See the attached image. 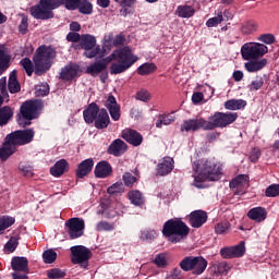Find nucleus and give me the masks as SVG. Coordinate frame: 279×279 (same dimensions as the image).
Wrapping results in <instances>:
<instances>
[{
    "instance_id": "obj_30",
    "label": "nucleus",
    "mask_w": 279,
    "mask_h": 279,
    "mask_svg": "<svg viewBox=\"0 0 279 279\" xmlns=\"http://www.w3.org/2000/svg\"><path fill=\"white\" fill-rule=\"evenodd\" d=\"M206 267H208V260L202 256H196L194 257L192 274H194V276H202V274L206 271Z\"/></svg>"
},
{
    "instance_id": "obj_38",
    "label": "nucleus",
    "mask_w": 279,
    "mask_h": 279,
    "mask_svg": "<svg viewBox=\"0 0 279 279\" xmlns=\"http://www.w3.org/2000/svg\"><path fill=\"white\" fill-rule=\"evenodd\" d=\"M254 32H258V24L254 21L244 22L241 26V33L243 36H250V34H254Z\"/></svg>"
},
{
    "instance_id": "obj_58",
    "label": "nucleus",
    "mask_w": 279,
    "mask_h": 279,
    "mask_svg": "<svg viewBox=\"0 0 279 279\" xmlns=\"http://www.w3.org/2000/svg\"><path fill=\"white\" fill-rule=\"evenodd\" d=\"M157 233L156 230H143L141 232L140 239H142V241H151L153 239H156Z\"/></svg>"
},
{
    "instance_id": "obj_17",
    "label": "nucleus",
    "mask_w": 279,
    "mask_h": 279,
    "mask_svg": "<svg viewBox=\"0 0 279 279\" xmlns=\"http://www.w3.org/2000/svg\"><path fill=\"white\" fill-rule=\"evenodd\" d=\"M190 226L192 228H202L208 221V214L204 210H194L189 216Z\"/></svg>"
},
{
    "instance_id": "obj_51",
    "label": "nucleus",
    "mask_w": 279,
    "mask_h": 279,
    "mask_svg": "<svg viewBox=\"0 0 279 279\" xmlns=\"http://www.w3.org/2000/svg\"><path fill=\"white\" fill-rule=\"evenodd\" d=\"M214 274H228L230 266H228L227 262H218L213 266Z\"/></svg>"
},
{
    "instance_id": "obj_62",
    "label": "nucleus",
    "mask_w": 279,
    "mask_h": 279,
    "mask_svg": "<svg viewBox=\"0 0 279 279\" xmlns=\"http://www.w3.org/2000/svg\"><path fill=\"white\" fill-rule=\"evenodd\" d=\"M157 267H165L167 265V255L163 253L158 254L154 259Z\"/></svg>"
},
{
    "instance_id": "obj_10",
    "label": "nucleus",
    "mask_w": 279,
    "mask_h": 279,
    "mask_svg": "<svg viewBox=\"0 0 279 279\" xmlns=\"http://www.w3.org/2000/svg\"><path fill=\"white\" fill-rule=\"evenodd\" d=\"M199 130L208 131V120L204 118L189 119L181 124V132H199Z\"/></svg>"
},
{
    "instance_id": "obj_32",
    "label": "nucleus",
    "mask_w": 279,
    "mask_h": 279,
    "mask_svg": "<svg viewBox=\"0 0 279 279\" xmlns=\"http://www.w3.org/2000/svg\"><path fill=\"white\" fill-rule=\"evenodd\" d=\"M175 14L180 19H191L195 16V8L193 5L184 4L177 8Z\"/></svg>"
},
{
    "instance_id": "obj_57",
    "label": "nucleus",
    "mask_w": 279,
    "mask_h": 279,
    "mask_svg": "<svg viewBox=\"0 0 279 279\" xmlns=\"http://www.w3.org/2000/svg\"><path fill=\"white\" fill-rule=\"evenodd\" d=\"M264 84H265V81L260 76H256V78L252 81L251 84L248 85V89L251 92L260 90Z\"/></svg>"
},
{
    "instance_id": "obj_20",
    "label": "nucleus",
    "mask_w": 279,
    "mask_h": 279,
    "mask_svg": "<svg viewBox=\"0 0 279 279\" xmlns=\"http://www.w3.org/2000/svg\"><path fill=\"white\" fill-rule=\"evenodd\" d=\"M77 73H80V65L70 63L62 68L60 80H63L64 82H71V80H75V77H77Z\"/></svg>"
},
{
    "instance_id": "obj_27",
    "label": "nucleus",
    "mask_w": 279,
    "mask_h": 279,
    "mask_svg": "<svg viewBox=\"0 0 279 279\" xmlns=\"http://www.w3.org/2000/svg\"><path fill=\"white\" fill-rule=\"evenodd\" d=\"M174 162L175 161H173V158L165 157L162 162L158 163L157 166L158 175H169V173L173 171Z\"/></svg>"
},
{
    "instance_id": "obj_46",
    "label": "nucleus",
    "mask_w": 279,
    "mask_h": 279,
    "mask_svg": "<svg viewBox=\"0 0 279 279\" xmlns=\"http://www.w3.org/2000/svg\"><path fill=\"white\" fill-rule=\"evenodd\" d=\"M156 69L155 63H144L137 69V73L138 75H150V73H154Z\"/></svg>"
},
{
    "instance_id": "obj_54",
    "label": "nucleus",
    "mask_w": 279,
    "mask_h": 279,
    "mask_svg": "<svg viewBox=\"0 0 279 279\" xmlns=\"http://www.w3.org/2000/svg\"><path fill=\"white\" fill-rule=\"evenodd\" d=\"M122 180L124 182V184L126 186H129L130 189H132V186H134V184H136V182H138V178L137 177H134L132 173L130 172H125L123 175H122Z\"/></svg>"
},
{
    "instance_id": "obj_63",
    "label": "nucleus",
    "mask_w": 279,
    "mask_h": 279,
    "mask_svg": "<svg viewBox=\"0 0 279 279\" xmlns=\"http://www.w3.org/2000/svg\"><path fill=\"white\" fill-rule=\"evenodd\" d=\"M136 99L138 101H149V99H151V96L149 95V92L142 89L136 93Z\"/></svg>"
},
{
    "instance_id": "obj_9",
    "label": "nucleus",
    "mask_w": 279,
    "mask_h": 279,
    "mask_svg": "<svg viewBox=\"0 0 279 279\" xmlns=\"http://www.w3.org/2000/svg\"><path fill=\"white\" fill-rule=\"evenodd\" d=\"M81 47L85 50L86 58H95L99 54L100 48L97 46V39L93 35H83L81 38Z\"/></svg>"
},
{
    "instance_id": "obj_37",
    "label": "nucleus",
    "mask_w": 279,
    "mask_h": 279,
    "mask_svg": "<svg viewBox=\"0 0 279 279\" xmlns=\"http://www.w3.org/2000/svg\"><path fill=\"white\" fill-rule=\"evenodd\" d=\"M247 106V101L243 99H231L225 102L226 110H243Z\"/></svg>"
},
{
    "instance_id": "obj_19",
    "label": "nucleus",
    "mask_w": 279,
    "mask_h": 279,
    "mask_svg": "<svg viewBox=\"0 0 279 279\" xmlns=\"http://www.w3.org/2000/svg\"><path fill=\"white\" fill-rule=\"evenodd\" d=\"M16 151L17 146L13 144L7 135L4 138V143L0 147V160H2V162H5V160H8L10 156H13V154H16Z\"/></svg>"
},
{
    "instance_id": "obj_29",
    "label": "nucleus",
    "mask_w": 279,
    "mask_h": 279,
    "mask_svg": "<svg viewBox=\"0 0 279 279\" xmlns=\"http://www.w3.org/2000/svg\"><path fill=\"white\" fill-rule=\"evenodd\" d=\"M248 219L252 221H256V223H260V221H265L267 219V210L263 207H254L247 213Z\"/></svg>"
},
{
    "instance_id": "obj_48",
    "label": "nucleus",
    "mask_w": 279,
    "mask_h": 279,
    "mask_svg": "<svg viewBox=\"0 0 279 279\" xmlns=\"http://www.w3.org/2000/svg\"><path fill=\"white\" fill-rule=\"evenodd\" d=\"M231 228H232V225H230L229 221L218 222L215 226V232L216 234H227L228 232H230Z\"/></svg>"
},
{
    "instance_id": "obj_50",
    "label": "nucleus",
    "mask_w": 279,
    "mask_h": 279,
    "mask_svg": "<svg viewBox=\"0 0 279 279\" xmlns=\"http://www.w3.org/2000/svg\"><path fill=\"white\" fill-rule=\"evenodd\" d=\"M221 23H223V12L219 11L217 13V16L210 17L209 20H207L206 26L207 27H217L218 25H221Z\"/></svg>"
},
{
    "instance_id": "obj_36",
    "label": "nucleus",
    "mask_w": 279,
    "mask_h": 279,
    "mask_svg": "<svg viewBox=\"0 0 279 279\" xmlns=\"http://www.w3.org/2000/svg\"><path fill=\"white\" fill-rule=\"evenodd\" d=\"M10 69V54L5 53V47L0 46V75Z\"/></svg>"
},
{
    "instance_id": "obj_47",
    "label": "nucleus",
    "mask_w": 279,
    "mask_h": 279,
    "mask_svg": "<svg viewBox=\"0 0 279 279\" xmlns=\"http://www.w3.org/2000/svg\"><path fill=\"white\" fill-rule=\"evenodd\" d=\"M16 220L10 216H2L0 217V232L8 230V228L14 226Z\"/></svg>"
},
{
    "instance_id": "obj_4",
    "label": "nucleus",
    "mask_w": 279,
    "mask_h": 279,
    "mask_svg": "<svg viewBox=\"0 0 279 279\" xmlns=\"http://www.w3.org/2000/svg\"><path fill=\"white\" fill-rule=\"evenodd\" d=\"M43 109V101L28 100L25 101L20 109L22 118L17 119L19 125H32V120L38 118V111Z\"/></svg>"
},
{
    "instance_id": "obj_24",
    "label": "nucleus",
    "mask_w": 279,
    "mask_h": 279,
    "mask_svg": "<svg viewBox=\"0 0 279 279\" xmlns=\"http://www.w3.org/2000/svg\"><path fill=\"white\" fill-rule=\"evenodd\" d=\"M94 173L100 179L110 178L112 175V166L108 161H100L96 165Z\"/></svg>"
},
{
    "instance_id": "obj_40",
    "label": "nucleus",
    "mask_w": 279,
    "mask_h": 279,
    "mask_svg": "<svg viewBox=\"0 0 279 279\" xmlns=\"http://www.w3.org/2000/svg\"><path fill=\"white\" fill-rule=\"evenodd\" d=\"M4 101H10V95L8 94V81L2 77L0 78V106H3Z\"/></svg>"
},
{
    "instance_id": "obj_25",
    "label": "nucleus",
    "mask_w": 279,
    "mask_h": 279,
    "mask_svg": "<svg viewBox=\"0 0 279 279\" xmlns=\"http://www.w3.org/2000/svg\"><path fill=\"white\" fill-rule=\"evenodd\" d=\"M93 167H95V161L89 158V159H85L83 160L76 169V178H86V175H88V173H90V171H93Z\"/></svg>"
},
{
    "instance_id": "obj_8",
    "label": "nucleus",
    "mask_w": 279,
    "mask_h": 279,
    "mask_svg": "<svg viewBox=\"0 0 279 279\" xmlns=\"http://www.w3.org/2000/svg\"><path fill=\"white\" fill-rule=\"evenodd\" d=\"M70 252L72 254L71 260L73 265H80L83 269L88 267V260H90V256H93L90 250L86 246L77 245L72 246Z\"/></svg>"
},
{
    "instance_id": "obj_6",
    "label": "nucleus",
    "mask_w": 279,
    "mask_h": 279,
    "mask_svg": "<svg viewBox=\"0 0 279 279\" xmlns=\"http://www.w3.org/2000/svg\"><path fill=\"white\" fill-rule=\"evenodd\" d=\"M269 52V48L260 43H247L242 46L241 53L244 60H258Z\"/></svg>"
},
{
    "instance_id": "obj_1",
    "label": "nucleus",
    "mask_w": 279,
    "mask_h": 279,
    "mask_svg": "<svg viewBox=\"0 0 279 279\" xmlns=\"http://www.w3.org/2000/svg\"><path fill=\"white\" fill-rule=\"evenodd\" d=\"M57 53L56 48L43 45L36 49L33 56L34 63L29 58H24L20 61V64L28 77H32L34 73L35 75H45V73L51 69Z\"/></svg>"
},
{
    "instance_id": "obj_7",
    "label": "nucleus",
    "mask_w": 279,
    "mask_h": 279,
    "mask_svg": "<svg viewBox=\"0 0 279 279\" xmlns=\"http://www.w3.org/2000/svg\"><path fill=\"white\" fill-rule=\"evenodd\" d=\"M9 141L16 147H23V145H29L36 136L34 129L17 130L7 135Z\"/></svg>"
},
{
    "instance_id": "obj_42",
    "label": "nucleus",
    "mask_w": 279,
    "mask_h": 279,
    "mask_svg": "<svg viewBox=\"0 0 279 279\" xmlns=\"http://www.w3.org/2000/svg\"><path fill=\"white\" fill-rule=\"evenodd\" d=\"M175 121V118L171 114H160L156 121V128H162V125H171Z\"/></svg>"
},
{
    "instance_id": "obj_34",
    "label": "nucleus",
    "mask_w": 279,
    "mask_h": 279,
    "mask_svg": "<svg viewBox=\"0 0 279 279\" xmlns=\"http://www.w3.org/2000/svg\"><path fill=\"white\" fill-rule=\"evenodd\" d=\"M8 88L12 95L21 93V83H19V78L16 77V70L12 71L9 76Z\"/></svg>"
},
{
    "instance_id": "obj_61",
    "label": "nucleus",
    "mask_w": 279,
    "mask_h": 279,
    "mask_svg": "<svg viewBox=\"0 0 279 279\" xmlns=\"http://www.w3.org/2000/svg\"><path fill=\"white\" fill-rule=\"evenodd\" d=\"M81 0H62V5H64L65 10H76L80 7Z\"/></svg>"
},
{
    "instance_id": "obj_33",
    "label": "nucleus",
    "mask_w": 279,
    "mask_h": 279,
    "mask_svg": "<svg viewBox=\"0 0 279 279\" xmlns=\"http://www.w3.org/2000/svg\"><path fill=\"white\" fill-rule=\"evenodd\" d=\"M267 66V59H260L255 61H250L245 63V69L248 73H256L257 71H262Z\"/></svg>"
},
{
    "instance_id": "obj_64",
    "label": "nucleus",
    "mask_w": 279,
    "mask_h": 279,
    "mask_svg": "<svg viewBox=\"0 0 279 279\" xmlns=\"http://www.w3.org/2000/svg\"><path fill=\"white\" fill-rule=\"evenodd\" d=\"M5 247L9 252H14L16 247H19V239L17 238H11L9 242L5 244Z\"/></svg>"
},
{
    "instance_id": "obj_16",
    "label": "nucleus",
    "mask_w": 279,
    "mask_h": 279,
    "mask_svg": "<svg viewBox=\"0 0 279 279\" xmlns=\"http://www.w3.org/2000/svg\"><path fill=\"white\" fill-rule=\"evenodd\" d=\"M230 189H236L238 193L243 194L250 189V177L247 174H239L230 181Z\"/></svg>"
},
{
    "instance_id": "obj_15",
    "label": "nucleus",
    "mask_w": 279,
    "mask_h": 279,
    "mask_svg": "<svg viewBox=\"0 0 279 279\" xmlns=\"http://www.w3.org/2000/svg\"><path fill=\"white\" fill-rule=\"evenodd\" d=\"M122 138L133 145V147H141L143 145V135L134 129H125L122 131Z\"/></svg>"
},
{
    "instance_id": "obj_56",
    "label": "nucleus",
    "mask_w": 279,
    "mask_h": 279,
    "mask_svg": "<svg viewBox=\"0 0 279 279\" xmlns=\"http://www.w3.org/2000/svg\"><path fill=\"white\" fill-rule=\"evenodd\" d=\"M43 5H46L50 12H53V10L60 8L62 5V0H40Z\"/></svg>"
},
{
    "instance_id": "obj_52",
    "label": "nucleus",
    "mask_w": 279,
    "mask_h": 279,
    "mask_svg": "<svg viewBox=\"0 0 279 279\" xmlns=\"http://www.w3.org/2000/svg\"><path fill=\"white\" fill-rule=\"evenodd\" d=\"M19 171H21L22 175L25 178H32L34 175V168L29 163L21 162L19 165Z\"/></svg>"
},
{
    "instance_id": "obj_28",
    "label": "nucleus",
    "mask_w": 279,
    "mask_h": 279,
    "mask_svg": "<svg viewBox=\"0 0 279 279\" xmlns=\"http://www.w3.org/2000/svg\"><path fill=\"white\" fill-rule=\"evenodd\" d=\"M66 171H69V161L65 159H60L50 168V173L53 178H60L64 175Z\"/></svg>"
},
{
    "instance_id": "obj_23",
    "label": "nucleus",
    "mask_w": 279,
    "mask_h": 279,
    "mask_svg": "<svg viewBox=\"0 0 279 279\" xmlns=\"http://www.w3.org/2000/svg\"><path fill=\"white\" fill-rule=\"evenodd\" d=\"M99 112H101V109H99V106L97 104L92 102L84 111L83 117L86 123H95V120L99 116Z\"/></svg>"
},
{
    "instance_id": "obj_49",
    "label": "nucleus",
    "mask_w": 279,
    "mask_h": 279,
    "mask_svg": "<svg viewBox=\"0 0 279 279\" xmlns=\"http://www.w3.org/2000/svg\"><path fill=\"white\" fill-rule=\"evenodd\" d=\"M108 195H121V193H125V189L123 187V183L117 182L107 189Z\"/></svg>"
},
{
    "instance_id": "obj_35",
    "label": "nucleus",
    "mask_w": 279,
    "mask_h": 279,
    "mask_svg": "<svg viewBox=\"0 0 279 279\" xmlns=\"http://www.w3.org/2000/svg\"><path fill=\"white\" fill-rule=\"evenodd\" d=\"M128 197L134 206H143L145 204V196L138 190H132L128 193Z\"/></svg>"
},
{
    "instance_id": "obj_44",
    "label": "nucleus",
    "mask_w": 279,
    "mask_h": 279,
    "mask_svg": "<svg viewBox=\"0 0 279 279\" xmlns=\"http://www.w3.org/2000/svg\"><path fill=\"white\" fill-rule=\"evenodd\" d=\"M130 69V64L125 63H112L110 66V74L111 75H119L120 73H125Z\"/></svg>"
},
{
    "instance_id": "obj_45",
    "label": "nucleus",
    "mask_w": 279,
    "mask_h": 279,
    "mask_svg": "<svg viewBox=\"0 0 279 279\" xmlns=\"http://www.w3.org/2000/svg\"><path fill=\"white\" fill-rule=\"evenodd\" d=\"M195 263V256H186L180 262V267L183 271H193V264Z\"/></svg>"
},
{
    "instance_id": "obj_5",
    "label": "nucleus",
    "mask_w": 279,
    "mask_h": 279,
    "mask_svg": "<svg viewBox=\"0 0 279 279\" xmlns=\"http://www.w3.org/2000/svg\"><path fill=\"white\" fill-rule=\"evenodd\" d=\"M239 119V114L236 112H215L207 120V129L208 131L217 130V128H228V125H232L234 121Z\"/></svg>"
},
{
    "instance_id": "obj_43",
    "label": "nucleus",
    "mask_w": 279,
    "mask_h": 279,
    "mask_svg": "<svg viewBox=\"0 0 279 279\" xmlns=\"http://www.w3.org/2000/svg\"><path fill=\"white\" fill-rule=\"evenodd\" d=\"M81 14H93V3L88 0H80L77 9Z\"/></svg>"
},
{
    "instance_id": "obj_31",
    "label": "nucleus",
    "mask_w": 279,
    "mask_h": 279,
    "mask_svg": "<svg viewBox=\"0 0 279 279\" xmlns=\"http://www.w3.org/2000/svg\"><path fill=\"white\" fill-rule=\"evenodd\" d=\"M14 117V109L10 106H4L0 108V128L8 125L10 119Z\"/></svg>"
},
{
    "instance_id": "obj_12",
    "label": "nucleus",
    "mask_w": 279,
    "mask_h": 279,
    "mask_svg": "<svg viewBox=\"0 0 279 279\" xmlns=\"http://www.w3.org/2000/svg\"><path fill=\"white\" fill-rule=\"evenodd\" d=\"M220 256L222 258H241L245 256V242H240L235 246H226L220 250Z\"/></svg>"
},
{
    "instance_id": "obj_53",
    "label": "nucleus",
    "mask_w": 279,
    "mask_h": 279,
    "mask_svg": "<svg viewBox=\"0 0 279 279\" xmlns=\"http://www.w3.org/2000/svg\"><path fill=\"white\" fill-rule=\"evenodd\" d=\"M44 263L47 265H51V263H56V259L58 258V253L53 250H48L44 252L43 254Z\"/></svg>"
},
{
    "instance_id": "obj_11",
    "label": "nucleus",
    "mask_w": 279,
    "mask_h": 279,
    "mask_svg": "<svg viewBox=\"0 0 279 279\" xmlns=\"http://www.w3.org/2000/svg\"><path fill=\"white\" fill-rule=\"evenodd\" d=\"M68 228V234L70 239H80V236H84V228H86L84 223V219L80 218H71L65 222Z\"/></svg>"
},
{
    "instance_id": "obj_41",
    "label": "nucleus",
    "mask_w": 279,
    "mask_h": 279,
    "mask_svg": "<svg viewBox=\"0 0 279 279\" xmlns=\"http://www.w3.org/2000/svg\"><path fill=\"white\" fill-rule=\"evenodd\" d=\"M117 228L114 222L110 223L106 220H101L96 225V232H112Z\"/></svg>"
},
{
    "instance_id": "obj_39",
    "label": "nucleus",
    "mask_w": 279,
    "mask_h": 279,
    "mask_svg": "<svg viewBox=\"0 0 279 279\" xmlns=\"http://www.w3.org/2000/svg\"><path fill=\"white\" fill-rule=\"evenodd\" d=\"M102 71H106V63H101V61L95 62L86 69V73H88L93 77H97V75H99V73H101Z\"/></svg>"
},
{
    "instance_id": "obj_22",
    "label": "nucleus",
    "mask_w": 279,
    "mask_h": 279,
    "mask_svg": "<svg viewBox=\"0 0 279 279\" xmlns=\"http://www.w3.org/2000/svg\"><path fill=\"white\" fill-rule=\"evenodd\" d=\"M11 267L14 272L21 271V274H29V260L27 257H13Z\"/></svg>"
},
{
    "instance_id": "obj_55",
    "label": "nucleus",
    "mask_w": 279,
    "mask_h": 279,
    "mask_svg": "<svg viewBox=\"0 0 279 279\" xmlns=\"http://www.w3.org/2000/svg\"><path fill=\"white\" fill-rule=\"evenodd\" d=\"M47 276L50 279H60L66 276V272L62 271L60 268H52L47 271Z\"/></svg>"
},
{
    "instance_id": "obj_60",
    "label": "nucleus",
    "mask_w": 279,
    "mask_h": 279,
    "mask_svg": "<svg viewBox=\"0 0 279 279\" xmlns=\"http://www.w3.org/2000/svg\"><path fill=\"white\" fill-rule=\"evenodd\" d=\"M257 40L264 43V45H274L276 43V37L272 34H263L257 37Z\"/></svg>"
},
{
    "instance_id": "obj_14",
    "label": "nucleus",
    "mask_w": 279,
    "mask_h": 279,
    "mask_svg": "<svg viewBox=\"0 0 279 279\" xmlns=\"http://www.w3.org/2000/svg\"><path fill=\"white\" fill-rule=\"evenodd\" d=\"M118 56V62L122 64H130V68L138 61V57L132 53L131 47H123L119 50H116Z\"/></svg>"
},
{
    "instance_id": "obj_26",
    "label": "nucleus",
    "mask_w": 279,
    "mask_h": 279,
    "mask_svg": "<svg viewBox=\"0 0 279 279\" xmlns=\"http://www.w3.org/2000/svg\"><path fill=\"white\" fill-rule=\"evenodd\" d=\"M94 125L97 130H106L110 125V116L106 109H100L98 116L94 120Z\"/></svg>"
},
{
    "instance_id": "obj_59",
    "label": "nucleus",
    "mask_w": 279,
    "mask_h": 279,
    "mask_svg": "<svg viewBox=\"0 0 279 279\" xmlns=\"http://www.w3.org/2000/svg\"><path fill=\"white\" fill-rule=\"evenodd\" d=\"M21 17H22V20L19 25V32L22 34H27V29L29 27V19H27V16L25 14H22Z\"/></svg>"
},
{
    "instance_id": "obj_21",
    "label": "nucleus",
    "mask_w": 279,
    "mask_h": 279,
    "mask_svg": "<svg viewBox=\"0 0 279 279\" xmlns=\"http://www.w3.org/2000/svg\"><path fill=\"white\" fill-rule=\"evenodd\" d=\"M108 154H110L111 156H123V154H125V151H128V144H125V142H123V140L118 138L114 140L108 147Z\"/></svg>"
},
{
    "instance_id": "obj_2",
    "label": "nucleus",
    "mask_w": 279,
    "mask_h": 279,
    "mask_svg": "<svg viewBox=\"0 0 279 279\" xmlns=\"http://www.w3.org/2000/svg\"><path fill=\"white\" fill-rule=\"evenodd\" d=\"M193 171L198 173L194 182H217L223 175V166L215 158L201 159L193 163Z\"/></svg>"
},
{
    "instance_id": "obj_18",
    "label": "nucleus",
    "mask_w": 279,
    "mask_h": 279,
    "mask_svg": "<svg viewBox=\"0 0 279 279\" xmlns=\"http://www.w3.org/2000/svg\"><path fill=\"white\" fill-rule=\"evenodd\" d=\"M105 106L113 121H119V119H121V106L117 104V98H114V96L109 95Z\"/></svg>"
},
{
    "instance_id": "obj_13",
    "label": "nucleus",
    "mask_w": 279,
    "mask_h": 279,
    "mask_svg": "<svg viewBox=\"0 0 279 279\" xmlns=\"http://www.w3.org/2000/svg\"><path fill=\"white\" fill-rule=\"evenodd\" d=\"M31 14L34 19L39 21H49V19H53V11L43 4L41 0L37 5L31 8Z\"/></svg>"
},
{
    "instance_id": "obj_3",
    "label": "nucleus",
    "mask_w": 279,
    "mask_h": 279,
    "mask_svg": "<svg viewBox=\"0 0 279 279\" xmlns=\"http://www.w3.org/2000/svg\"><path fill=\"white\" fill-rule=\"evenodd\" d=\"M191 228L180 218L169 219L163 223L161 234L169 243H182L189 236Z\"/></svg>"
}]
</instances>
